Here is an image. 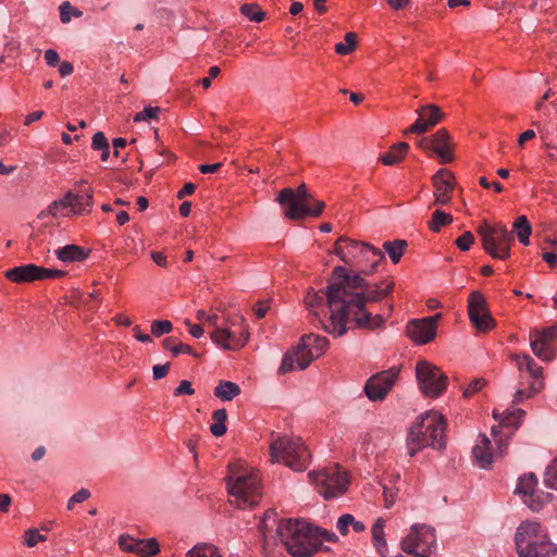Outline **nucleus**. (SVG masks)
Listing matches in <instances>:
<instances>
[{"label": "nucleus", "instance_id": "nucleus-1", "mask_svg": "<svg viewBox=\"0 0 557 557\" xmlns=\"http://www.w3.org/2000/svg\"><path fill=\"white\" fill-rule=\"evenodd\" d=\"M394 286L392 278L367 281L338 265L334 268L332 281L325 290H308L305 304L323 330L335 337L346 334L349 320L357 329L374 331L384 326L394 311V305H384L383 313H372L368 305L387 299Z\"/></svg>", "mask_w": 557, "mask_h": 557}, {"label": "nucleus", "instance_id": "nucleus-51", "mask_svg": "<svg viewBox=\"0 0 557 557\" xmlns=\"http://www.w3.org/2000/svg\"><path fill=\"white\" fill-rule=\"evenodd\" d=\"M533 335L547 341V343L550 344V342L557 337V323L550 327L544 329L542 331H535L532 333Z\"/></svg>", "mask_w": 557, "mask_h": 557}, {"label": "nucleus", "instance_id": "nucleus-9", "mask_svg": "<svg viewBox=\"0 0 557 557\" xmlns=\"http://www.w3.org/2000/svg\"><path fill=\"white\" fill-rule=\"evenodd\" d=\"M482 247L494 259L506 260L510 257V248L515 240L513 233L504 224H490L484 221L478 227Z\"/></svg>", "mask_w": 557, "mask_h": 557}, {"label": "nucleus", "instance_id": "nucleus-53", "mask_svg": "<svg viewBox=\"0 0 557 557\" xmlns=\"http://www.w3.org/2000/svg\"><path fill=\"white\" fill-rule=\"evenodd\" d=\"M39 281L48 280V278H58L65 275V272L62 270L47 269L39 265Z\"/></svg>", "mask_w": 557, "mask_h": 557}, {"label": "nucleus", "instance_id": "nucleus-56", "mask_svg": "<svg viewBox=\"0 0 557 557\" xmlns=\"http://www.w3.org/2000/svg\"><path fill=\"white\" fill-rule=\"evenodd\" d=\"M170 370V363L156 364L152 368V376L154 380H160L166 376Z\"/></svg>", "mask_w": 557, "mask_h": 557}, {"label": "nucleus", "instance_id": "nucleus-58", "mask_svg": "<svg viewBox=\"0 0 557 557\" xmlns=\"http://www.w3.org/2000/svg\"><path fill=\"white\" fill-rule=\"evenodd\" d=\"M45 60L49 66H55L59 63L60 57L57 50L48 49L45 51Z\"/></svg>", "mask_w": 557, "mask_h": 557}, {"label": "nucleus", "instance_id": "nucleus-38", "mask_svg": "<svg viewBox=\"0 0 557 557\" xmlns=\"http://www.w3.org/2000/svg\"><path fill=\"white\" fill-rule=\"evenodd\" d=\"M159 543L154 537L139 540L136 553L141 557L153 556L159 552Z\"/></svg>", "mask_w": 557, "mask_h": 557}, {"label": "nucleus", "instance_id": "nucleus-41", "mask_svg": "<svg viewBox=\"0 0 557 557\" xmlns=\"http://www.w3.org/2000/svg\"><path fill=\"white\" fill-rule=\"evenodd\" d=\"M276 524V512L274 510H268L260 523H259V532L261 533V535L263 537L267 536V533L272 531V529L274 528V525Z\"/></svg>", "mask_w": 557, "mask_h": 557}, {"label": "nucleus", "instance_id": "nucleus-35", "mask_svg": "<svg viewBox=\"0 0 557 557\" xmlns=\"http://www.w3.org/2000/svg\"><path fill=\"white\" fill-rule=\"evenodd\" d=\"M385 520L382 518H377L371 528L372 541L377 550L382 548H386V540H385Z\"/></svg>", "mask_w": 557, "mask_h": 557}, {"label": "nucleus", "instance_id": "nucleus-30", "mask_svg": "<svg viewBox=\"0 0 557 557\" xmlns=\"http://www.w3.org/2000/svg\"><path fill=\"white\" fill-rule=\"evenodd\" d=\"M512 233L516 234L518 237V240L524 245L528 246L530 244V236L532 233V227L530 222L528 221L525 215L518 216L512 225Z\"/></svg>", "mask_w": 557, "mask_h": 557}, {"label": "nucleus", "instance_id": "nucleus-52", "mask_svg": "<svg viewBox=\"0 0 557 557\" xmlns=\"http://www.w3.org/2000/svg\"><path fill=\"white\" fill-rule=\"evenodd\" d=\"M90 497V493L86 488H81L69 499L67 508L73 509L75 504L83 503Z\"/></svg>", "mask_w": 557, "mask_h": 557}, {"label": "nucleus", "instance_id": "nucleus-21", "mask_svg": "<svg viewBox=\"0 0 557 557\" xmlns=\"http://www.w3.org/2000/svg\"><path fill=\"white\" fill-rule=\"evenodd\" d=\"M417 121L405 132L406 134H423L430 127L435 126L444 117L441 108L435 104H426L417 110Z\"/></svg>", "mask_w": 557, "mask_h": 557}, {"label": "nucleus", "instance_id": "nucleus-19", "mask_svg": "<svg viewBox=\"0 0 557 557\" xmlns=\"http://www.w3.org/2000/svg\"><path fill=\"white\" fill-rule=\"evenodd\" d=\"M419 146L436 153L442 163H449L454 160L450 135L446 128L438 129L431 137L422 138Z\"/></svg>", "mask_w": 557, "mask_h": 557}, {"label": "nucleus", "instance_id": "nucleus-14", "mask_svg": "<svg viewBox=\"0 0 557 557\" xmlns=\"http://www.w3.org/2000/svg\"><path fill=\"white\" fill-rule=\"evenodd\" d=\"M416 375L421 392L429 397L440 396L447 387V375L429 361H419L416 366Z\"/></svg>", "mask_w": 557, "mask_h": 557}, {"label": "nucleus", "instance_id": "nucleus-39", "mask_svg": "<svg viewBox=\"0 0 557 557\" xmlns=\"http://www.w3.org/2000/svg\"><path fill=\"white\" fill-rule=\"evenodd\" d=\"M240 13L251 22L259 23L264 18V12L257 3H245L239 9Z\"/></svg>", "mask_w": 557, "mask_h": 557}, {"label": "nucleus", "instance_id": "nucleus-4", "mask_svg": "<svg viewBox=\"0 0 557 557\" xmlns=\"http://www.w3.org/2000/svg\"><path fill=\"white\" fill-rule=\"evenodd\" d=\"M227 490L231 504L239 509L259 504L262 497L259 473L245 468L242 463L228 466Z\"/></svg>", "mask_w": 557, "mask_h": 557}, {"label": "nucleus", "instance_id": "nucleus-22", "mask_svg": "<svg viewBox=\"0 0 557 557\" xmlns=\"http://www.w3.org/2000/svg\"><path fill=\"white\" fill-rule=\"evenodd\" d=\"M434 191V203L435 205H447L450 201V193L454 188V176L451 172L441 169L433 176Z\"/></svg>", "mask_w": 557, "mask_h": 557}, {"label": "nucleus", "instance_id": "nucleus-36", "mask_svg": "<svg viewBox=\"0 0 557 557\" xmlns=\"http://www.w3.org/2000/svg\"><path fill=\"white\" fill-rule=\"evenodd\" d=\"M186 557H222L212 544H197L186 553Z\"/></svg>", "mask_w": 557, "mask_h": 557}, {"label": "nucleus", "instance_id": "nucleus-15", "mask_svg": "<svg viewBox=\"0 0 557 557\" xmlns=\"http://www.w3.org/2000/svg\"><path fill=\"white\" fill-rule=\"evenodd\" d=\"M468 317L476 331L482 333L490 332L496 325V322L487 308L486 299L479 290H474L469 295Z\"/></svg>", "mask_w": 557, "mask_h": 557}, {"label": "nucleus", "instance_id": "nucleus-44", "mask_svg": "<svg viewBox=\"0 0 557 557\" xmlns=\"http://www.w3.org/2000/svg\"><path fill=\"white\" fill-rule=\"evenodd\" d=\"M173 324L169 320H154L151 324V333L156 337L171 333Z\"/></svg>", "mask_w": 557, "mask_h": 557}, {"label": "nucleus", "instance_id": "nucleus-46", "mask_svg": "<svg viewBox=\"0 0 557 557\" xmlns=\"http://www.w3.org/2000/svg\"><path fill=\"white\" fill-rule=\"evenodd\" d=\"M159 112H160L159 107H150V106L145 107L143 111L135 114L134 122H141V121L157 119Z\"/></svg>", "mask_w": 557, "mask_h": 557}, {"label": "nucleus", "instance_id": "nucleus-59", "mask_svg": "<svg viewBox=\"0 0 557 557\" xmlns=\"http://www.w3.org/2000/svg\"><path fill=\"white\" fill-rule=\"evenodd\" d=\"M270 309L268 301H259L255 307V314L258 319L263 318Z\"/></svg>", "mask_w": 557, "mask_h": 557}, {"label": "nucleus", "instance_id": "nucleus-40", "mask_svg": "<svg viewBox=\"0 0 557 557\" xmlns=\"http://www.w3.org/2000/svg\"><path fill=\"white\" fill-rule=\"evenodd\" d=\"M356 44V35L354 33H347L345 35V41L337 42L334 49L337 54L346 55L355 50Z\"/></svg>", "mask_w": 557, "mask_h": 557}, {"label": "nucleus", "instance_id": "nucleus-8", "mask_svg": "<svg viewBox=\"0 0 557 557\" xmlns=\"http://www.w3.org/2000/svg\"><path fill=\"white\" fill-rule=\"evenodd\" d=\"M329 339L317 334L304 335L296 350L286 352L283 357L280 373L294 370H305L327 349Z\"/></svg>", "mask_w": 557, "mask_h": 557}, {"label": "nucleus", "instance_id": "nucleus-64", "mask_svg": "<svg viewBox=\"0 0 557 557\" xmlns=\"http://www.w3.org/2000/svg\"><path fill=\"white\" fill-rule=\"evenodd\" d=\"M196 189L194 183H186L183 188L177 193V198L183 199L184 197L191 195Z\"/></svg>", "mask_w": 557, "mask_h": 557}, {"label": "nucleus", "instance_id": "nucleus-48", "mask_svg": "<svg viewBox=\"0 0 557 557\" xmlns=\"http://www.w3.org/2000/svg\"><path fill=\"white\" fill-rule=\"evenodd\" d=\"M474 243V236L471 232H465L459 236L455 244L461 251H468Z\"/></svg>", "mask_w": 557, "mask_h": 557}, {"label": "nucleus", "instance_id": "nucleus-3", "mask_svg": "<svg viewBox=\"0 0 557 557\" xmlns=\"http://www.w3.org/2000/svg\"><path fill=\"white\" fill-rule=\"evenodd\" d=\"M444 432L445 420L441 413L428 411L421 414L408 432V455L413 457L425 447L443 449L446 446Z\"/></svg>", "mask_w": 557, "mask_h": 557}, {"label": "nucleus", "instance_id": "nucleus-62", "mask_svg": "<svg viewBox=\"0 0 557 557\" xmlns=\"http://www.w3.org/2000/svg\"><path fill=\"white\" fill-rule=\"evenodd\" d=\"M134 337L141 343H151L152 338L150 335L145 334L140 331V327L138 325L133 327Z\"/></svg>", "mask_w": 557, "mask_h": 557}, {"label": "nucleus", "instance_id": "nucleus-16", "mask_svg": "<svg viewBox=\"0 0 557 557\" xmlns=\"http://www.w3.org/2000/svg\"><path fill=\"white\" fill-rule=\"evenodd\" d=\"M400 369L392 367L369 377L363 391L371 401L383 400L398 380Z\"/></svg>", "mask_w": 557, "mask_h": 557}, {"label": "nucleus", "instance_id": "nucleus-7", "mask_svg": "<svg viewBox=\"0 0 557 557\" xmlns=\"http://www.w3.org/2000/svg\"><path fill=\"white\" fill-rule=\"evenodd\" d=\"M272 462H280L295 471H304L310 461V453L299 436L283 435L270 444Z\"/></svg>", "mask_w": 557, "mask_h": 557}, {"label": "nucleus", "instance_id": "nucleus-27", "mask_svg": "<svg viewBox=\"0 0 557 557\" xmlns=\"http://www.w3.org/2000/svg\"><path fill=\"white\" fill-rule=\"evenodd\" d=\"M531 349L539 359L545 362L552 361L555 357L550 344L533 334H531Z\"/></svg>", "mask_w": 557, "mask_h": 557}, {"label": "nucleus", "instance_id": "nucleus-29", "mask_svg": "<svg viewBox=\"0 0 557 557\" xmlns=\"http://www.w3.org/2000/svg\"><path fill=\"white\" fill-rule=\"evenodd\" d=\"M409 146L407 143H398L391 147V149L380 157V161L384 165H395L399 163L406 156Z\"/></svg>", "mask_w": 557, "mask_h": 557}, {"label": "nucleus", "instance_id": "nucleus-11", "mask_svg": "<svg viewBox=\"0 0 557 557\" xmlns=\"http://www.w3.org/2000/svg\"><path fill=\"white\" fill-rule=\"evenodd\" d=\"M310 194L307 191L306 185L301 184L296 190L293 188H284L278 193L277 201L284 207V216L289 220H300L307 215L319 216L325 205L323 201H317V209H310Z\"/></svg>", "mask_w": 557, "mask_h": 557}, {"label": "nucleus", "instance_id": "nucleus-18", "mask_svg": "<svg viewBox=\"0 0 557 557\" xmlns=\"http://www.w3.org/2000/svg\"><path fill=\"white\" fill-rule=\"evenodd\" d=\"M496 442L497 449L492 451L490 438L485 434H480V442L475 444L472 449L473 458L480 468L488 469L492 466L494 458L502 457L505 454L508 447V440L499 438L496 440Z\"/></svg>", "mask_w": 557, "mask_h": 557}, {"label": "nucleus", "instance_id": "nucleus-24", "mask_svg": "<svg viewBox=\"0 0 557 557\" xmlns=\"http://www.w3.org/2000/svg\"><path fill=\"white\" fill-rule=\"evenodd\" d=\"M5 277L17 284L39 281V265L34 263L14 267L5 272Z\"/></svg>", "mask_w": 557, "mask_h": 557}, {"label": "nucleus", "instance_id": "nucleus-23", "mask_svg": "<svg viewBox=\"0 0 557 557\" xmlns=\"http://www.w3.org/2000/svg\"><path fill=\"white\" fill-rule=\"evenodd\" d=\"M71 191L72 198L69 199L67 209L70 212V216H78L87 214L91 211L94 205V193L91 189H87L85 191L75 193Z\"/></svg>", "mask_w": 557, "mask_h": 557}, {"label": "nucleus", "instance_id": "nucleus-54", "mask_svg": "<svg viewBox=\"0 0 557 557\" xmlns=\"http://www.w3.org/2000/svg\"><path fill=\"white\" fill-rule=\"evenodd\" d=\"M91 147L94 150H101L104 148H109L108 139L102 132H97L94 134Z\"/></svg>", "mask_w": 557, "mask_h": 557}, {"label": "nucleus", "instance_id": "nucleus-33", "mask_svg": "<svg viewBox=\"0 0 557 557\" xmlns=\"http://www.w3.org/2000/svg\"><path fill=\"white\" fill-rule=\"evenodd\" d=\"M162 345L165 349L171 350L174 356H178L180 354H188L197 358L200 356L189 345L176 343L173 336L164 338Z\"/></svg>", "mask_w": 557, "mask_h": 557}, {"label": "nucleus", "instance_id": "nucleus-2", "mask_svg": "<svg viewBox=\"0 0 557 557\" xmlns=\"http://www.w3.org/2000/svg\"><path fill=\"white\" fill-rule=\"evenodd\" d=\"M276 534L294 557H311L322 548L323 542L334 543L338 540L332 531L292 519L282 521L276 527Z\"/></svg>", "mask_w": 557, "mask_h": 557}, {"label": "nucleus", "instance_id": "nucleus-61", "mask_svg": "<svg viewBox=\"0 0 557 557\" xmlns=\"http://www.w3.org/2000/svg\"><path fill=\"white\" fill-rule=\"evenodd\" d=\"M73 71H74V66L69 61H63L59 65V74L62 77H66V76L71 75L73 73Z\"/></svg>", "mask_w": 557, "mask_h": 557}, {"label": "nucleus", "instance_id": "nucleus-6", "mask_svg": "<svg viewBox=\"0 0 557 557\" xmlns=\"http://www.w3.org/2000/svg\"><path fill=\"white\" fill-rule=\"evenodd\" d=\"M515 546L519 557L557 556V544L540 522L527 520L516 529Z\"/></svg>", "mask_w": 557, "mask_h": 557}, {"label": "nucleus", "instance_id": "nucleus-12", "mask_svg": "<svg viewBox=\"0 0 557 557\" xmlns=\"http://www.w3.org/2000/svg\"><path fill=\"white\" fill-rule=\"evenodd\" d=\"M400 547L403 552L414 557H436L434 555L437 547L435 529L426 524L414 523L401 540Z\"/></svg>", "mask_w": 557, "mask_h": 557}, {"label": "nucleus", "instance_id": "nucleus-25", "mask_svg": "<svg viewBox=\"0 0 557 557\" xmlns=\"http://www.w3.org/2000/svg\"><path fill=\"white\" fill-rule=\"evenodd\" d=\"M90 255V249L69 244L54 250L57 259L63 263L82 262Z\"/></svg>", "mask_w": 557, "mask_h": 557}, {"label": "nucleus", "instance_id": "nucleus-43", "mask_svg": "<svg viewBox=\"0 0 557 557\" xmlns=\"http://www.w3.org/2000/svg\"><path fill=\"white\" fill-rule=\"evenodd\" d=\"M544 483L547 487L557 491V456L552 460V462L546 468L544 474Z\"/></svg>", "mask_w": 557, "mask_h": 557}, {"label": "nucleus", "instance_id": "nucleus-55", "mask_svg": "<svg viewBox=\"0 0 557 557\" xmlns=\"http://www.w3.org/2000/svg\"><path fill=\"white\" fill-rule=\"evenodd\" d=\"M195 389L191 386V383L187 380H183L180 382L178 386L174 389V396H182V395H194Z\"/></svg>", "mask_w": 557, "mask_h": 557}, {"label": "nucleus", "instance_id": "nucleus-57", "mask_svg": "<svg viewBox=\"0 0 557 557\" xmlns=\"http://www.w3.org/2000/svg\"><path fill=\"white\" fill-rule=\"evenodd\" d=\"M383 496H384L385 507L391 508L396 500V493L393 491V488H389L384 485L383 486Z\"/></svg>", "mask_w": 557, "mask_h": 557}, {"label": "nucleus", "instance_id": "nucleus-37", "mask_svg": "<svg viewBox=\"0 0 557 557\" xmlns=\"http://www.w3.org/2000/svg\"><path fill=\"white\" fill-rule=\"evenodd\" d=\"M451 222L453 216L449 213H446L442 210H435L428 225L432 232L438 233L443 226L448 225Z\"/></svg>", "mask_w": 557, "mask_h": 557}, {"label": "nucleus", "instance_id": "nucleus-45", "mask_svg": "<svg viewBox=\"0 0 557 557\" xmlns=\"http://www.w3.org/2000/svg\"><path fill=\"white\" fill-rule=\"evenodd\" d=\"M486 385V380L483 377H478L471 381L467 387L463 388V397L470 398L478 392H480Z\"/></svg>", "mask_w": 557, "mask_h": 557}, {"label": "nucleus", "instance_id": "nucleus-5", "mask_svg": "<svg viewBox=\"0 0 557 557\" xmlns=\"http://www.w3.org/2000/svg\"><path fill=\"white\" fill-rule=\"evenodd\" d=\"M334 253L345 264L358 268L359 272L347 270L350 273H358L361 277L372 274L384 259V253L379 248L345 236L336 240Z\"/></svg>", "mask_w": 557, "mask_h": 557}, {"label": "nucleus", "instance_id": "nucleus-49", "mask_svg": "<svg viewBox=\"0 0 557 557\" xmlns=\"http://www.w3.org/2000/svg\"><path fill=\"white\" fill-rule=\"evenodd\" d=\"M119 544L121 548H123L124 550L136 553L139 540L134 539L129 535H121L119 539Z\"/></svg>", "mask_w": 557, "mask_h": 557}, {"label": "nucleus", "instance_id": "nucleus-10", "mask_svg": "<svg viewBox=\"0 0 557 557\" xmlns=\"http://www.w3.org/2000/svg\"><path fill=\"white\" fill-rule=\"evenodd\" d=\"M310 482L324 499L337 498L345 494L349 486V479L338 465L314 470L308 474Z\"/></svg>", "mask_w": 557, "mask_h": 557}, {"label": "nucleus", "instance_id": "nucleus-31", "mask_svg": "<svg viewBox=\"0 0 557 557\" xmlns=\"http://www.w3.org/2000/svg\"><path fill=\"white\" fill-rule=\"evenodd\" d=\"M212 419L214 423L210 425V432L213 436L220 437L223 436L226 431V420H227V412L224 408L214 410L212 413Z\"/></svg>", "mask_w": 557, "mask_h": 557}, {"label": "nucleus", "instance_id": "nucleus-63", "mask_svg": "<svg viewBox=\"0 0 557 557\" xmlns=\"http://www.w3.org/2000/svg\"><path fill=\"white\" fill-rule=\"evenodd\" d=\"M151 258H152L153 262L156 264H158L159 267H166L168 265L166 257L161 251H152L151 252Z\"/></svg>", "mask_w": 557, "mask_h": 557}, {"label": "nucleus", "instance_id": "nucleus-60", "mask_svg": "<svg viewBox=\"0 0 557 557\" xmlns=\"http://www.w3.org/2000/svg\"><path fill=\"white\" fill-rule=\"evenodd\" d=\"M186 325H188L189 334L195 338H200L205 331L200 324H190L189 321H185Z\"/></svg>", "mask_w": 557, "mask_h": 557}, {"label": "nucleus", "instance_id": "nucleus-47", "mask_svg": "<svg viewBox=\"0 0 557 557\" xmlns=\"http://www.w3.org/2000/svg\"><path fill=\"white\" fill-rule=\"evenodd\" d=\"M71 12H73L75 16H79L82 14L78 10H75L69 1H65L60 5V20L62 23H69L71 21Z\"/></svg>", "mask_w": 557, "mask_h": 557}, {"label": "nucleus", "instance_id": "nucleus-34", "mask_svg": "<svg viewBox=\"0 0 557 557\" xmlns=\"http://www.w3.org/2000/svg\"><path fill=\"white\" fill-rule=\"evenodd\" d=\"M515 359L518 362V368L520 370L525 369L532 377L540 379L543 375L542 367L537 366L534 360L528 355H516Z\"/></svg>", "mask_w": 557, "mask_h": 557}, {"label": "nucleus", "instance_id": "nucleus-26", "mask_svg": "<svg viewBox=\"0 0 557 557\" xmlns=\"http://www.w3.org/2000/svg\"><path fill=\"white\" fill-rule=\"evenodd\" d=\"M72 198L71 191H67L62 198L52 201L46 209L40 211L38 219L44 220L46 218H70L67 209V200Z\"/></svg>", "mask_w": 557, "mask_h": 557}, {"label": "nucleus", "instance_id": "nucleus-50", "mask_svg": "<svg viewBox=\"0 0 557 557\" xmlns=\"http://www.w3.org/2000/svg\"><path fill=\"white\" fill-rule=\"evenodd\" d=\"M354 517L350 513L342 515L336 522V528L342 535L348 534V528L352 524Z\"/></svg>", "mask_w": 557, "mask_h": 557}, {"label": "nucleus", "instance_id": "nucleus-13", "mask_svg": "<svg viewBox=\"0 0 557 557\" xmlns=\"http://www.w3.org/2000/svg\"><path fill=\"white\" fill-rule=\"evenodd\" d=\"M205 323L212 327L210 334L212 342L226 350L240 349L249 339V332L245 326H240L238 331L232 329L236 326V322H231L230 326H223L219 324L216 314L208 315Z\"/></svg>", "mask_w": 557, "mask_h": 557}, {"label": "nucleus", "instance_id": "nucleus-32", "mask_svg": "<svg viewBox=\"0 0 557 557\" xmlns=\"http://www.w3.org/2000/svg\"><path fill=\"white\" fill-rule=\"evenodd\" d=\"M407 243L403 239L385 242L383 248L394 264L398 263L404 255Z\"/></svg>", "mask_w": 557, "mask_h": 557}, {"label": "nucleus", "instance_id": "nucleus-42", "mask_svg": "<svg viewBox=\"0 0 557 557\" xmlns=\"http://www.w3.org/2000/svg\"><path fill=\"white\" fill-rule=\"evenodd\" d=\"M47 536L39 533L38 529H27L23 535V543L25 546L32 548L40 542H46Z\"/></svg>", "mask_w": 557, "mask_h": 557}, {"label": "nucleus", "instance_id": "nucleus-17", "mask_svg": "<svg viewBox=\"0 0 557 557\" xmlns=\"http://www.w3.org/2000/svg\"><path fill=\"white\" fill-rule=\"evenodd\" d=\"M442 317V313H436L431 317L410 320L406 326L408 337L418 345L428 344L435 337L437 323Z\"/></svg>", "mask_w": 557, "mask_h": 557}, {"label": "nucleus", "instance_id": "nucleus-28", "mask_svg": "<svg viewBox=\"0 0 557 557\" xmlns=\"http://www.w3.org/2000/svg\"><path fill=\"white\" fill-rule=\"evenodd\" d=\"M238 384L232 381H221L213 389V395L222 401H231L240 394Z\"/></svg>", "mask_w": 557, "mask_h": 557}, {"label": "nucleus", "instance_id": "nucleus-20", "mask_svg": "<svg viewBox=\"0 0 557 557\" xmlns=\"http://www.w3.org/2000/svg\"><path fill=\"white\" fill-rule=\"evenodd\" d=\"M537 479L534 473H527L519 478L515 493L522 496L523 503L533 511H539L544 499L536 491Z\"/></svg>", "mask_w": 557, "mask_h": 557}]
</instances>
